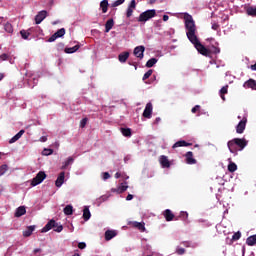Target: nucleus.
Listing matches in <instances>:
<instances>
[{
	"label": "nucleus",
	"mask_w": 256,
	"mask_h": 256,
	"mask_svg": "<svg viewBox=\"0 0 256 256\" xmlns=\"http://www.w3.org/2000/svg\"><path fill=\"white\" fill-rule=\"evenodd\" d=\"M185 27L187 29V37L190 43L194 45L195 49H197L198 53L201 55H204L205 57H209L210 51L207 49L201 42L199 41V38H197V28L195 27V21H193V16L192 15H187L185 16Z\"/></svg>",
	"instance_id": "nucleus-1"
},
{
	"label": "nucleus",
	"mask_w": 256,
	"mask_h": 256,
	"mask_svg": "<svg viewBox=\"0 0 256 256\" xmlns=\"http://www.w3.org/2000/svg\"><path fill=\"white\" fill-rule=\"evenodd\" d=\"M247 145H249V141L245 138H234L228 141L227 146L231 153H237V151H243Z\"/></svg>",
	"instance_id": "nucleus-2"
},
{
	"label": "nucleus",
	"mask_w": 256,
	"mask_h": 256,
	"mask_svg": "<svg viewBox=\"0 0 256 256\" xmlns=\"http://www.w3.org/2000/svg\"><path fill=\"white\" fill-rule=\"evenodd\" d=\"M157 11L155 9L146 10L142 12L139 17L137 18L138 23H147L149 19H153V17H156Z\"/></svg>",
	"instance_id": "nucleus-3"
},
{
	"label": "nucleus",
	"mask_w": 256,
	"mask_h": 256,
	"mask_svg": "<svg viewBox=\"0 0 256 256\" xmlns=\"http://www.w3.org/2000/svg\"><path fill=\"white\" fill-rule=\"evenodd\" d=\"M47 179V174H45L44 171H40L37 173V175L32 179L31 181V186L32 187H37V185H41L43 181Z\"/></svg>",
	"instance_id": "nucleus-4"
},
{
	"label": "nucleus",
	"mask_w": 256,
	"mask_h": 256,
	"mask_svg": "<svg viewBox=\"0 0 256 256\" xmlns=\"http://www.w3.org/2000/svg\"><path fill=\"white\" fill-rule=\"evenodd\" d=\"M142 115L145 119H151V117L153 115V104L151 102H148L146 104Z\"/></svg>",
	"instance_id": "nucleus-5"
},
{
	"label": "nucleus",
	"mask_w": 256,
	"mask_h": 256,
	"mask_svg": "<svg viewBox=\"0 0 256 256\" xmlns=\"http://www.w3.org/2000/svg\"><path fill=\"white\" fill-rule=\"evenodd\" d=\"M47 18V11L42 10L35 16V23L36 25H40V23H43L44 19Z\"/></svg>",
	"instance_id": "nucleus-6"
},
{
	"label": "nucleus",
	"mask_w": 256,
	"mask_h": 256,
	"mask_svg": "<svg viewBox=\"0 0 256 256\" xmlns=\"http://www.w3.org/2000/svg\"><path fill=\"white\" fill-rule=\"evenodd\" d=\"M245 127H247V118L244 117L236 126V133L240 134L245 131Z\"/></svg>",
	"instance_id": "nucleus-7"
},
{
	"label": "nucleus",
	"mask_w": 256,
	"mask_h": 256,
	"mask_svg": "<svg viewBox=\"0 0 256 256\" xmlns=\"http://www.w3.org/2000/svg\"><path fill=\"white\" fill-rule=\"evenodd\" d=\"M65 35V28L59 29L57 32H55L49 39V43H53L56 39H59V37H63Z\"/></svg>",
	"instance_id": "nucleus-8"
},
{
	"label": "nucleus",
	"mask_w": 256,
	"mask_h": 256,
	"mask_svg": "<svg viewBox=\"0 0 256 256\" xmlns=\"http://www.w3.org/2000/svg\"><path fill=\"white\" fill-rule=\"evenodd\" d=\"M159 162L163 169H169V167H171V162L169 161V158H167V156L165 155L160 156Z\"/></svg>",
	"instance_id": "nucleus-9"
},
{
	"label": "nucleus",
	"mask_w": 256,
	"mask_h": 256,
	"mask_svg": "<svg viewBox=\"0 0 256 256\" xmlns=\"http://www.w3.org/2000/svg\"><path fill=\"white\" fill-rule=\"evenodd\" d=\"M144 53H145V46H137V47L134 49V55H135V57H137L138 59H143Z\"/></svg>",
	"instance_id": "nucleus-10"
},
{
	"label": "nucleus",
	"mask_w": 256,
	"mask_h": 256,
	"mask_svg": "<svg viewBox=\"0 0 256 256\" xmlns=\"http://www.w3.org/2000/svg\"><path fill=\"white\" fill-rule=\"evenodd\" d=\"M54 227H57V222L52 219L42 228V233H47V231H51Z\"/></svg>",
	"instance_id": "nucleus-11"
},
{
	"label": "nucleus",
	"mask_w": 256,
	"mask_h": 256,
	"mask_svg": "<svg viewBox=\"0 0 256 256\" xmlns=\"http://www.w3.org/2000/svg\"><path fill=\"white\" fill-rule=\"evenodd\" d=\"M186 157V163L188 165H195V163H197V160L195 158H193V152L189 151L185 154Z\"/></svg>",
	"instance_id": "nucleus-12"
},
{
	"label": "nucleus",
	"mask_w": 256,
	"mask_h": 256,
	"mask_svg": "<svg viewBox=\"0 0 256 256\" xmlns=\"http://www.w3.org/2000/svg\"><path fill=\"white\" fill-rule=\"evenodd\" d=\"M114 237H117V231L115 230H107L105 232V241H111Z\"/></svg>",
	"instance_id": "nucleus-13"
},
{
	"label": "nucleus",
	"mask_w": 256,
	"mask_h": 256,
	"mask_svg": "<svg viewBox=\"0 0 256 256\" xmlns=\"http://www.w3.org/2000/svg\"><path fill=\"white\" fill-rule=\"evenodd\" d=\"M65 183V172H61L55 181L56 187H61Z\"/></svg>",
	"instance_id": "nucleus-14"
},
{
	"label": "nucleus",
	"mask_w": 256,
	"mask_h": 256,
	"mask_svg": "<svg viewBox=\"0 0 256 256\" xmlns=\"http://www.w3.org/2000/svg\"><path fill=\"white\" fill-rule=\"evenodd\" d=\"M133 227H135L141 233H145V222H132Z\"/></svg>",
	"instance_id": "nucleus-15"
},
{
	"label": "nucleus",
	"mask_w": 256,
	"mask_h": 256,
	"mask_svg": "<svg viewBox=\"0 0 256 256\" xmlns=\"http://www.w3.org/2000/svg\"><path fill=\"white\" fill-rule=\"evenodd\" d=\"M163 215L166 219V221H173V219H175V214H173V212L169 209H166L164 212H163Z\"/></svg>",
	"instance_id": "nucleus-16"
},
{
	"label": "nucleus",
	"mask_w": 256,
	"mask_h": 256,
	"mask_svg": "<svg viewBox=\"0 0 256 256\" xmlns=\"http://www.w3.org/2000/svg\"><path fill=\"white\" fill-rule=\"evenodd\" d=\"M191 143L185 141V140H180V141H177L173 146L172 148L173 149H177L178 147H190Z\"/></svg>",
	"instance_id": "nucleus-17"
},
{
	"label": "nucleus",
	"mask_w": 256,
	"mask_h": 256,
	"mask_svg": "<svg viewBox=\"0 0 256 256\" xmlns=\"http://www.w3.org/2000/svg\"><path fill=\"white\" fill-rule=\"evenodd\" d=\"M25 134V130H20L14 137H12L9 140L10 144L16 143V141H19V139H21V137H23V135Z\"/></svg>",
	"instance_id": "nucleus-18"
},
{
	"label": "nucleus",
	"mask_w": 256,
	"mask_h": 256,
	"mask_svg": "<svg viewBox=\"0 0 256 256\" xmlns=\"http://www.w3.org/2000/svg\"><path fill=\"white\" fill-rule=\"evenodd\" d=\"M27 213V209H25V206H20L16 209L14 217H23Z\"/></svg>",
	"instance_id": "nucleus-19"
},
{
	"label": "nucleus",
	"mask_w": 256,
	"mask_h": 256,
	"mask_svg": "<svg viewBox=\"0 0 256 256\" xmlns=\"http://www.w3.org/2000/svg\"><path fill=\"white\" fill-rule=\"evenodd\" d=\"M244 87H246L247 89H253L254 91H256V81L253 79H249L244 83Z\"/></svg>",
	"instance_id": "nucleus-20"
},
{
	"label": "nucleus",
	"mask_w": 256,
	"mask_h": 256,
	"mask_svg": "<svg viewBox=\"0 0 256 256\" xmlns=\"http://www.w3.org/2000/svg\"><path fill=\"white\" fill-rule=\"evenodd\" d=\"M114 25H115V21L113 20V18L106 21L105 33H109V31H111L113 29Z\"/></svg>",
	"instance_id": "nucleus-21"
},
{
	"label": "nucleus",
	"mask_w": 256,
	"mask_h": 256,
	"mask_svg": "<svg viewBox=\"0 0 256 256\" xmlns=\"http://www.w3.org/2000/svg\"><path fill=\"white\" fill-rule=\"evenodd\" d=\"M35 231V226H28L26 230L23 231V237H31Z\"/></svg>",
	"instance_id": "nucleus-22"
},
{
	"label": "nucleus",
	"mask_w": 256,
	"mask_h": 256,
	"mask_svg": "<svg viewBox=\"0 0 256 256\" xmlns=\"http://www.w3.org/2000/svg\"><path fill=\"white\" fill-rule=\"evenodd\" d=\"M246 245H248L249 247H253V246L256 245V234L252 235V236H249L246 239Z\"/></svg>",
	"instance_id": "nucleus-23"
},
{
	"label": "nucleus",
	"mask_w": 256,
	"mask_h": 256,
	"mask_svg": "<svg viewBox=\"0 0 256 256\" xmlns=\"http://www.w3.org/2000/svg\"><path fill=\"white\" fill-rule=\"evenodd\" d=\"M128 59H129V52H122L121 54L118 55V60L120 61V63H126Z\"/></svg>",
	"instance_id": "nucleus-24"
},
{
	"label": "nucleus",
	"mask_w": 256,
	"mask_h": 256,
	"mask_svg": "<svg viewBox=\"0 0 256 256\" xmlns=\"http://www.w3.org/2000/svg\"><path fill=\"white\" fill-rule=\"evenodd\" d=\"M83 219L84 221H89L91 219V211H89L88 206H85L83 209Z\"/></svg>",
	"instance_id": "nucleus-25"
},
{
	"label": "nucleus",
	"mask_w": 256,
	"mask_h": 256,
	"mask_svg": "<svg viewBox=\"0 0 256 256\" xmlns=\"http://www.w3.org/2000/svg\"><path fill=\"white\" fill-rule=\"evenodd\" d=\"M228 161H229V164H228L229 173H235V171L237 170V164L231 161V158H228Z\"/></svg>",
	"instance_id": "nucleus-26"
},
{
	"label": "nucleus",
	"mask_w": 256,
	"mask_h": 256,
	"mask_svg": "<svg viewBox=\"0 0 256 256\" xmlns=\"http://www.w3.org/2000/svg\"><path fill=\"white\" fill-rule=\"evenodd\" d=\"M100 8L102 9V13H107L109 9V1L103 0L100 2Z\"/></svg>",
	"instance_id": "nucleus-27"
},
{
	"label": "nucleus",
	"mask_w": 256,
	"mask_h": 256,
	"mask_svg": "<svg viewBox=\"0 0 256 256\" xmlns=\"http://www.w3.org/2000/svg\"><path fill=\"white\" fill-rule=\"evenodd\" d=\"M129 189V186L127 185V182L121 183L118 186V195H121V193H125Z\"/></svg>",
	"instance_id": "nucleus-28"
},
{
	"label": "nucleus",
	"mask_w": 256,
	"mask_h": 256,
	"mask_svg": "<svg viewBox=\"0 0 256 256\" xmlns=\"http://www.w3.org/2000/svg\"><path fill=\"white\" fill-rule=\"evenodd\" d=\"M73 161H75V159H73V157H68V159L61 166V169L62 170L67 169L69 167V165H72Z\"/></svg>",
	"instance_id": "nucleus-29"
},
{
	"label": "nucleus",
	"mask_w": 256,
	"mask_h": 256,
	"mask_svg": "<svg viewBox=\"0 0 256 256\" xmlns=\"http://www.w3.org/2000/svg\"><path fill=\"white\" fill-rule=\"evenodd\" d=\"M247 15L250 17H256V7L250 6L246 9Z\"/></svg>",
	"instance_id": "nucleus-30"
},
{
	"label": "nucleus",
	"mask_w": 256,
	"mask_h": 256,
	"mask_svg": "<svg viewBox=\"0 0 256 256\" xmlns=\"http://www.w3.org/2000/svg\"><path fill=\"white\" fill-rule=\"evenodd\" d=\"M239 239H241V233L238 231L236 233L233 234L232 239H230L229 241H227V243L229 245H231V243H233V241H239Z\"/></svg>",
	"instance_id": "nucleus-31"
},
{
	"label": "nucleus",
	"mask_w": 256,
	"mask_h": 256,
	"mask_svg": "<svg viewBox=\"0 0 256 256\" xmlns=\"http://www.w3.org/2000/svg\"><path fill=\"white\" fill-rule=\"evenodd\" d=\"M120 131L124 137H131V128H120Z\"/></svg>",
	"instance_id": "nucleus-32"
},
{
	"label": "nucleus",
	"mask_w": 256,
	"mask_h": 256,
	"mask_svg": "<svg viewBox=\"0 0 256 256\" xmlns=\"http://www.w3.org/2000/svg\"><path fill=\"white\" fill-rule=\"evenodd\" d=\"M79 45H75L74 47L70 48H65V53L71 54V53H76V51H79Z\"/></svg>",
	"instance_id": "nucleus-33"
},
{
	"label": "nucleus",
	"mask_w": 256,
	"mask_h": 256,
	"mask_svg": "<svg viewBox=\"0 0 256 256\" xmlns=\"http://www.w3.org/2000/svg\"><path fill=\"white\" fill-rule=\"evenodd\" d=\"M64 215H73V206L71 205H67L64 209H63Z\"/></svg>",
	"instance_id": "nucleus-34"
},
{
	"label": "nucleus",
	"mask_w": 256,
	"mask_h": 256,
	"mask_svg": "<svg viewBox=\"0 0 256 256\" xmlns=\"http://www.w3.org/2000/svg\"><path fill=\"white\" fill-rule=\"evenodd\" d=\"M157 63V58H151L146 62V67L151 68Z\"/></svg>",
	"instance_id": "nucleus-35"
},
{
	"label": "nucleus",
	"mask_w": 256,
	"mask_h": 256,
	"mask_svg": "<svg viewBox=\"0 0 256 256\" xmlns=\"http://www.w3.org/2000/svg\"><path fill=\"white\" fill-rule=\"evenodd\" d=\"M4 29L6 33H13V25L9 22L4 25Z\"/></svg>",
	"instance_id": "nucleus-36"
},
{
	"label": "nucleus",
	"mask_w": 256,
	"mask_h": 256,
	"mask_svg": "<svg viewBox=\"0 0 256 256\" xmlns=\"http://www.w3.org/2000/svg\"><path fill=\"white\" fill-rule=\"evenodd\" d=\"M20 35H21L22 39L27 40V39H29V35H31V33L26 30H21Z\"/></svg>",
	"instance_id": "nucleus-37"
},
{
	"label": "nucleus",
	"mask_w": 256,
	"mask_h": 256,
	"mask_svg": "<svg viewBox=\"0 0 256 256\" xmlns=\"http://www.w3.org/2000/svg\"><path fill=\"white\" fill-rule=\"evenodd\" d=\"M9 169V166H7L6 164H3L0 166V177L4 174L7 173V170Z\"/></svg>",
	"instance_id": "nucleus-38"
},
{
	"label": "nucleus",
	"mask_w": 256,
	"mask_h": 256,
	"mask_svg": "<svg viewBox=\"0 0 256 256\" xmlns=\"http://www.w3.org/2000/svg\"><path fill=\"white\" fill-rule=\"evenodd\" d=\"M151 75H153V71L150 69V70H148V71L144 74L142 80H143V81H147V79H149V77H151Z\"/></svg>",
	"instance_id": "nucleus-39"
},
{
	"label": "nucleus",
	"mask_w": 256,
	"mask_h": 256,
	"mask_svg": "<svg viewBox=\"0 0 256 256\" xmlns=\"http://www.w3.org/2000/svg\"><path fill=\"white\" fill-rule=\"evenodd\" d=\"M125 3V0H116L113 4L112 7H119V5H123Z\"/></svg>",
	"instance_id": "nucleus-40"
},
{
	"label": "nucleus",
	"mask_w": 256,
	"mask_h": 256,
	"mask_svg": "<svg viewBox=\"0 0 256 256\" xmlns=\"http://www.w3.org/2000/svg\"><path fill=\"white\" fill-rule=\"evenodd\" d=\"M54 231H56V233H61V231H63V225H59L56 223V226L54 227Z\"/></svg>",
	"instance_id": "nucleus-41"
},
{
	"label": "nucleus",
	"mask_w": 256,
	"mask_h": 256,
	"mask_svg": "<svg viewBox=\"0 0 256 256\" xmlns=\"http://www.w3.org/2000/svg\"><path fill=\"white\" fill-rule=\"evenodd\" d=\"M220 97L222 101H225V86L220 89Z\"/></svg>",
	"instance_id": "nucleus-42"
},
{
	"label": "nucleus",
	"mask_w": 256,
	"mask_h": 256,
	"mask_svg": "<svg viewBox=\"0 0 256 256\" xmlns=\"http://www.w3.org/2000/svg\"><path fill=\"white\" fill-rule=\"evenodd\" d=\"M87 121H88L87 118H83V119L80 121V127H81V129H84L85 125H87Z\"/></svg>",
	"instance_id": "nucleus-43"
},
{
	"label": "nucleus",
	"mask_w": 256,
	"mask_h": 256,
	"mask_svg": "<svg viewBox=\"0 0 256 256\" xmlns=\"http://www.w3.org/2000/svg\"><path fill=\"white\" fill-rule=\"evenodd\" d=\"M133 10H134L133 8L128 7L126 12V17L128 18L131 17L133 15Z\"/></svg>",
	"instance_id": "nucleus-44"
},
{
	"label": "nucleus",
	"mask_w": 256,
	"mask_h": 256,
	"mask_svg": "<svg viewBox=\"0 0 256 256\" xmlns=\"http://www.w3.org/2000/svg\"><path fill=\"white\" fill-rule=\"evenodd\" d=\"M130 9H135L137 7V2L135 0H131L129 6Z\"/></svg>",
	"instance_id": "nucleus-45"
},
{
	"label": "nucleus",
	"mask_w": 256,
	"mask_h": 256,
	"mask_svg": "<svg viewBox=\"0 0 256 256\" xmlns=\"http://www.w3.org/2000/svg\"><path fill=\"white\" fill-rule=\"evenodd\" d=\"M102 177H103L104 181H107V179L111 178V174H109V172H104L102 174Z\"/></svg>",
	"instance_id": "nucleus-46"
},
{
	"label": "nucleus",
	"mask_w": 256,
	"mask_h": 256,
	"mask_svg": "<svg viewBox=\"0 0 256 256\" xmlns=\"http://www.w3.org/2000/svg\"><path fill=\"white\" fill-rule=\"evenodd\" d=\"M9 59V55L6 53L0 55V61H7Z\"/></svg>",
	"instance_id": "nucleus-47"
},
{
	"label": "nucleus",
	"mask_w": 256,
	"mask_h": 256,
	"mask_svg": "<svg viewBox=\"0 0 256 256\" xmlns=\"http://www.w3.org/2000/svg\"><path fill=\"white\" fill-rule=\"evenodd\" d=\"M180 217H181V219L186 220L189 217V214L187 212H181Z\"/></svg>",
	"instance_id": "nucleus-48"
},
{
	"label": "nucleus",
	"mask_w": 256,
	"mask_h": 256,
	"mask_svg": "<svg viewBox=\"0 0 256 256\" xmlns=\"http://www.w3.org/2000/svg\"><path fill=\"white\" fill-rule=\"evenodd\" d=\"M176 253H177V255H184L185 249H184V248H178V249L176 250Z\"/></svg>",
	"instance_id": "nucleus-49"
},
{
	"label": "nucleus",
	"mask_w": 256,
	"mask_h": 256,
	"mask_svg": "<svg viewBox=\"0 0 256 256\" xmlns=\"http://www.w3.org/2000/svg\"><path fill=\"white\" fill-rule=\"evenodd\" d=\"M201 109V106L200 105H196V106H194L193 108H192V113H196V112H198L199 110Z\"/></svg>",
	"instance_id": "nucleus-50"
},
{
	"label": "nucleus",
	"mask_w": 256,
	"mask_h": 256,
	"mask_svg": "<svg viewBox=\"0 0 256 256\" xmlns=\"http://www.w3.org/2000/svg\"><path fill=\"white\" fill-rule=\"evenodd\" d=\"M85 247H87V244L85 242L78 243V248L79 249H85Z\"/></svg>",
	"instance_id": "nucleus-51"
},
{
	"label": "nucleus",
	"mask_w": 256,
	"mask_h": 256,
	"mask_svg": "<svg viewBox=\"0 0 256 256\" xmlns=\"http://www.w3.org/2000/svg\"><path fill=\"white\" fill-rule=\"evenodd\" d=\"M44 155H53V149H44Z\"/></svg>",
	"instance_id": "nucleus-52"
},
{
	"label": "nucleus",
	"mask_w": 256,
	"mask_h": 256,
	"mask_svg": "<svg viewBox=\"0 0 256 256\" xmlns=\"http://www.w3.org/2000/svg\"><path fill=\"white\" fill-rule=\"evenodd\" d=\"M212 29L214 31H219V24H217V23L212 24Z\"/></svg>",
	"instance_id": "nucleus-53"
},
{
	"label": "nucleus",
	"mask_w": 256,
	"mask_h": 256,
	"mask_svg": "<svg viewBox=\"0 0 256 256\" xmlns=\"http://www.w3.org/2000/svg\"><path fill=\"white\" fill-rule=\"evenodd\" d=\"M133 199V194H128L126 197V201H132Z\"/></svg>",
	"instance_id": "nucleus-54"
},
{
	"label": "nucleus",
	"mask_w": 256,
	"mask_h": 256,
	"mask_svg": "<svg viewBox=\"0 0 256 256\" xmlns=\"http://www.w3.org/2000/svg\"><path fill=\"white\" fill-rule=\"evenodd\" d=\"M111 192L112 193H117L119 195V188H112Z\"/></svg>",
	"instance_id": "nucleus-55"
},
{
	"label": "nucleus",
	"mask_w": 256,
	"mask_h": 256,
	"mask_svg": "<svg viewBox=\"0 0 256 256\" xmlns=\"http://www.w3.org/2000/svg\"><path fill=\"white\" fill-rule=\"evenodd\" d=\"M40 141H41L42 143H45V142L47 141V136H42V137L40 138Z\"/></svg>",
	"instance_id": "nucleus-56"
},
{
	"label": "nucleus",
	"mask_w": 256,
	"mask_h": 256,
	"mask_svg": "<svg viewBox=\"0 0 256 256\" xmlns=\"http://www.w3.org/2000/svg\"><path fill=\"white\" fill-rule=\"evenodd\" d=\"M37 253H41V249L40 248L34 249V254L37 255Z\"/></svg>",
	"instance_id": "nucleus-57"
},
{
	"label": "nucleus",
	"mask_w": 256,
	"mask_h": 256,
	"mask_svg": "<svg viewBox=\"0 0 256 256\" xmlns=\"http://www.w3.org/2000/svg\"><path fill=\"white\" fill-rule=\"evenodd\" d=\"M163 21H169V16L168 15H164L163 16Z\"/></svg>",
	"instance_id": "nucleus-58"
},
{
	"label": "nucleus",
	"mask_w": 256,
	"mask_h": 256,
	"mask_svg": "<svg viewBox=\"0 0 256 256\" xmlns=\"http://www.w3.org/2000/svg\"><path fill=\"white\" fill-rule=\"evenodd\" d=\"M120 177H121V173L117 172V173L115 174V179H119Z\"/></svg>",
	"instance_id": "nucleus-59"
},
{
	"label": "nucleus",
	"mask_w": 256,
	"mask_h": 256,
	"mask_svg": "<svg viewBox=\"0 0 256 256\" xmlns=\"http://www.w3.org/2000/svg\"><path fill=\"white\" fill-rule=\"evenodd\" d=\"M5 77V75L3 73H0V81H2V79Z\"/></svg>",
	"instance_id": "nucleus-60"
},
{
	"label": "nucleus",
	"mask_w": 256,
	"mask_h": 256,
	"mask_svg": "<svg viewBox=\"0 0 256 256\" xmlns=\"http://www.w3.org/2000/svg\"><path fill=\"white\" fill-rule=\"evenodd\" d=\"M221 227V224H217L216 225V229H217V231H219V228Z\"/></svg>",
	"instance_id": "nucleus-61"
},
{
	"label": "nucleus",
	"mask_w": 256,
	"mask_h": 256,
	"mask_svg": "<svg viewBox=\"0 0 256 256\" xmlns=\"http://www.w3.org/2000/svg\"><path fill=\"white\" fill-rule=\"evenodd\" d=\"M157 0H150V4L153 5Z\"/></svg>",
	"instance_id": "nucleus-62"
},
{
	"label": "nucleus",
	"mask_w": 256,
	"mask_h": 256,
	"mask_svg": "<svg viewBox=\"0 0 256 256\" xmlns=\"http://www.w3.org/2000/svg\"><path fill=\"white\" fill-rule=\"evenodd\" d=\"M161 121V118H156V123H159Z\"/></svg>",
	"instance_id": "nucleus-63"
},
{
	"label": "nucleus",
	"mask_w": 256,
	"mask_h": 256,
	"mask_svg": "<svg viewBox=\"0 0 256 256\" xmlns=\"http://www.w3.org/2000/svg\"><path fill=\"white\" fill-rule=\"evenodd\" d=\"M3 23V17H0V25Z\"/></svg>",
	"instance_id": "nucleus-64"
}]
</instances>
